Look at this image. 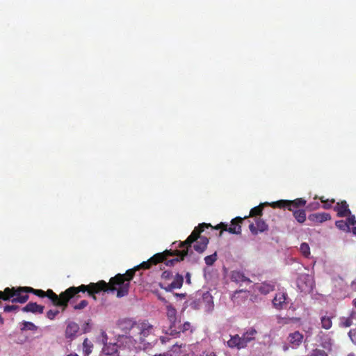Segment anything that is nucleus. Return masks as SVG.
Listing matches in <instances>:
<instances>
[{
	"label": "nucleus",
	"instance_id": "35",
	"mask_svg": "<svg viewBox=\"0 0 356 356\" xmlns=\"http://www.w3.org/2000/svg\"><path fill=\"white\" fill-rule=\"evenodd\" d=\"M310 356H327V354L325 350L316 348L312 350Z\"/></svg>",
	"mask_w": 356,
	"mask_h": 356
},
{
	"label": "nucleus",
	"instance_id": "22",
	"mask_svg": "<svg viewBox=\"0 0 356 356\" xmlns=\"http://www.w3.org/2000/svg\"><path fill=\"white\" fill-rule=\"evenodd\" d=\"M153 327L148 323H142L140 326V334L143 337H146L152 332Z\"/></svg>",
	"mask_w": 356,
	"mask_h": 356
},
{
	"label": "nucleus",
	"instance_id": "6",
	"mask_svg": "<svg viewBox=\"0 0 356 356\" xmlns=\"http://www.w3.org/2000/svg\"><path fill=\"white\" fill-rule=\"evenodd\" d=\"M104 351L107 355H111L113 353H117L118 356H131L132 350L131 349L130 347L125 348L117 344H113L112 346L111 351H109L108 348H104Z\"/></svg>",
	"mask_w": 356,
	"mask_h": 356
},
{
	"label": "nucleus",
	"instance_id": "39",
	"mask_svg": "<svg viewBox=\"0 0 356 356\" xmlns=\"http://www.w3.org/2000/svg\"><path fill=\"white\" fill-rule=\"evenodd\" d=\"M347 217H348V218H347L346 222L348 223L349 227H350V225H356L355 217L354 215H351V213H350Z\"/></svg>",
	"mask_w": 356,
	"mask_h": 356
},
{
	"label": "nucleus",
	"instance_id": "33",
	"mask_svg": "<svg viewBox=\"0 0 356 356\" xmlns=\"http://www.w3.org/2000/svg\"><path fill=\"white\" fill-rule=\"evenodd\" d=\"M88 305V301L86 300H82L79 303L74 305L73 308L74 310H81L86 308Z\"/></svg>",
	"mask_w": 356,
	"mask_h": 356
},
{
	"label": "nucleus",
	"instance_id": "19",
	"mask_svg": "<svg viewBox=\"0 0 356 356\" xmlns=\"http://www.w3.org/2000/svg\"><path fill=\"white\" fill-rule=\"evenodd\" d=\"M305 204L306 200L303 198H297L293 200H289V210L293 211V209L304 207Z\"/></svg>",
	"mask_w": 356,
	"mask_h": 356
},
{
	"label": "nucleus",
	"instance_id": "18",
	"mask_svg": "<svg viewBox=\"0 0 356 356\" xmlns=\"http://www.w3.org/2000/svg\"><path fill=\"white\" fill-rule=\"evenodd\" d=\"M257 289L261 294L266 295L275 290V284L269 282H263Z\"/></svg>",
	"mask_w": 356,
	"mask_h": 356
},
{
	"label": "nucleus",
	"instance_id": "24",
	"mask_svg": "<svg viewBox=\"0 0 356 356\" xmlns=\"http://www.w3.org/2000/svg\"><path fill=\"white\" fill-rule=\"evenodd\" d=\"M92 346V343L87 338L84 339L83 342V351L85 356H88L91 353Z\"/></svg>",
	"mask_w": 356,
	"mask_h": 356
},
{
	"label": "nucleus",
	"instance_id": "12",
	"mask_svg": "<svg viewBox=\"0 0 356 356\" xmlns=\"http://www.w3.org/2000/svg\"><path fill=\"white\" fill-rule=\"evenodd\" d=\"M255 222L256 226L253 223L249 225V229L252 234H257L258 231L263 232L268 229V225L264 220L257 218Z\"/></svg>",
	"mask_w": 356,
	"mask_h": 356
},
{
	"label": "nucleus",
	"instance_id": "10",
	"mask_svg": "<svg viewBox=\"0 0 356 356\" xmlns=\"http://www.w3.org/2000/svg\"><path fill=\"white\" fill-rule=\"evenodd\" d=\"M308 219L315 223H322L331 219V216L328 213L321 212L312 213L309 216Z\"/></svg>",
	"mask_w": 356,
	"mask_h": 356
},
{
	"label": "nucleus",
	"instance_id": "15",
	"mask_svg": "<svg viewBox=\"0 0 356 356\" xmlns=\"http://www.w3.org/2000/svg\"><path fill=\"white\" fill-rule=\"evenodd\" d=\"M230 278L232 282L236 283L246 282L250 284L251 282L250 280L245 276L243 273L237 270H234L232 272Z\"/></svg>",
	"mask_w": 356,
	"mask_h": 356
},
{
	"label": "nucleus",
	"instance_id": "55",
	"mask_svg": "<svg viewBox=\"0 0 356 356\" xmlns=\"http://www.w3.org/2000/svg\"><path fill=\"white\" fill-rule=\"evenodd\" d=\"M168 356H172V355L168 354Z\"/></svg>",
	"mask_w": 356,
	"mask_h": 356
},
{
	"label": "nucleus",
	"instance_id": "48",
	"mask_svg": "<svg viewBox=\"0 0 356 356\" xmlns=\"http://www.w3.org/2000/svg\"><path fill=\"white\" fill-rule=\"evenodd\" d=\"M175 295L176 296L180 297V298H184L185 297V294L184 293H175Z\"/></svg>",
	"mask_w": 356,
	"mask_h": 356
},
{
	"label": "nucleus",
	"instance_id": "32",
	"mask_svg": "<svg viewBox=\"0 0 356 356\" xmlns=\"http://www.w3.org/2000/svg\"><path fill=\"white\" fill-rule=\"evenodd\" d=\"M239 293H243L245 295V296H244L245 298H247L248 296V291L247 290L241 289V290L236 291L232 297V300H233V302H235L237 301L238 294H239Z\"/></svg>",
	"mask_w": 356,
	"mask_h": 356
},
{
	"label": "nucleus",
	"instance_id": "42",
	"mask_svg": "<svg viewBox=\"0 0 356 356\" xmlns=\"http://www.w3.org/2000/svg\"><path fill=\"white\" fill-rule=\"evenodd\" d=\"M190 327H191L190 323L186 322L185 323H184L181 330H182V332H184V331L188 330L190 329Z\"/></svg>",
	"mask_w": 356,
	"mask_h": 356
},
{
	"label": "nucleus",
	"instance_id": "37",
	"mask_svg": "<svg viewBox=\"0 0 356 356\" xmlns=\"http://www.w3.org/2000/svg\"><path fill=\"white\" fill-rule=\"evenodd\" d=\"M19 308V307L18 305H6L4 307H3V311L5 312H13V311H16Z\"/></svg>",
	"mask_w": 356,
	"mask_h": 356
},
{
	"label": "nucleus",
	"instance_id": "2",
	"mask_svg": "<svg viewBox=\"0 0 356 356\" xmlns=\"http://www.w3.org/2000/svg\"><path fill=\"white\" fill-rule=\"evenodd\" d=\"M212 227L211 224L201 223L197 227H195L192 233L188 238L182 242H179V248L187 250L189 252L192 243L195 242L193 245L194 250L200 254L203 253L207 248L209 243V238L206 236H201V233L204 231L205 228Z\"/></svg>",
	"mask_w": 356,
	"mask_h": 356
},
{
	"label": "nucleus",
	"instance_id": "26",
	"mask_svg": "<svg viewBox=\"0 0 356 356\" xmlns=\"http://www.w3.org/2000/svg\"><path fill=\"white\" fill-rule=\"evenodd\" d=\"M335 225L338 229H339L342 231H346V232L350 231V227L348 226V223L345 220H337L335 222Z\"/></svg>",
	"mask_w": 356,
	"mask_h": 356
},
{
	"label": "nucleus",
	"instance_id": "51",
	"mask_svg": "<svg viewBox=\"0 0 356 356\" xmlns=\"http://www.w3.org/2000/svg\"><path fill=\"white\" fill-rule=\"evenodd\" d=\"M67 356H79L76 353L69 354Z\"/></svg>",
	"mask_w": 356,
	"mask_h": 356
},
{
	"label": "nucleus",
	"instance_id": "41",
	"mask_svg": "<svg viewBox=\"0 0 356 356\" xmlns=\"http://www.w3.org/2000/svg\"><path fill=\"white\" fill-rule=\"evenodd\" d=\"M319 207H320V204L318 202H312V203H310L308 206V207H309V209H312V210L317 209L319 208Z\"/></svg>",
	"mask_w": 356,
	"mask_h": 356
},
{
	"label": "nucleus",
	"instance_id": "45",
	"mask_svg": "<svg viewBox=\"0 0 356 356\" xmlns=\"http://www.w3.org/2000/svg\"><path fill=\"white\" fill-rule=\"evenodd\" d=\"M349 337H353V335L356 334V329L350 330L348 332Z\"/></svg>",
	"mask_w": 356,
	"mask_h": 356
},
{
	"label": "nucleus",
	"instance_id": "31",
	"mask_svg": "<svg viewBox=\"0 0 356 356\" xmlns=\"http://www.w3.org/2000/svg\"><path fill=\"white\" fill-rule=\"evenodd\" d=\"M217 260V254L216 252L213 254L205 257L204 261L207 266H212L215 261Z\"/></svg>",
	"mask_w": 356,
	"mask_h": 356
},
{
	"label": "nucleus",
	"instance_id": "7",
	"mask_svg": "<svg viewBox=\"0 0 356 356\" xmlns=\"http://www.w3.org/2000/svg\"><path fill=\"white\" fill-rule=\"evenodd\" d=\"M304 336L299 331H295L289 334L287 340L292 348H298L302 343Z\"/></svg>",
	"mask_w": 356,
	"mask_h": 356
},
{
	"label": "nucleus",
	"instance_id": "27",
	"mask_svg": "<svg viewBox=\"0 0 356 356\" xmlns=\"http://www.w3.org/2000/svg\"><path fill=\"white\" fill-rule=\"evenodd\" d=\"M321 202L323 203V208L324 209H329L332 207V204L335 202V200L334 199H324V197H321L319 198Z\"/></svg>",
	"mask_w": 356,
	"mask_h": 356
},
{
	"label": "nucleus",
	"instance_id": "28",
	"mask_svg": "<svg viewBox=\"0 0 356 356\" xmlns=\"http://www.w3.org/2000/svg\"><path fill=\"white\" fill-rule=\"evenodd\" d=\"M263 205L264 204H260L257 207H254V208H252L250 211V216L253 217L261 216L262 214Z\"/></svg>",
	"mask_w": 356,
	"mask_h": 356
},
{
	"label": "nucleus",
	"instance_id": "8",
	"mask_svg": "<svg viewBox=\"0 0 356 356\" xmlns=\"http://www.w3.org/2000/svg\"><path fill=\"white\" fill-rule=\"evenodd\" d=\"M334 210L337 212V216L340 218L346 217L351 213L349 206L345 200L337 202L334 207Z\"/></svg>",
	"mask_w": 356,
	"mask_h": 356
},
{
	"label": "nucleus",
	"instance_id": "53",
	"mask_svg": "<svg viewBox=\"0 0 356 356\" xmlns=\"http://www.w3.org/2000/svg\"><path fill=\"white\" fill-rule=\"evenodd\" d=\"M353 303H354L355 307H356V299H355V300H353Z\"/></svg>",
	"mask_w": 356,
	"mask_h": 356
},
{
	"label": "nucleus",
	"instance_id": "46",
	"mask_svg": "<svg viewBox=\"0 0 356 356\" xmlns=\"http://www.w3.org/2000/svg\"><path fill=\"white\" fill-rule=\"evenodd\" d=\"M205 356H217V355L213 352H209V353H207Z\"/></svg>",
	"mask_w": 356,
	"mask_h": 356
},
{
	"label": "nucleus",
	"instance_id": "54",
	"mask_svg": "<svg viewBox=\"0 0 356 356\" xmlns=\"http://www.w3.org/2000/svg\"><path fill=\"white\" fill-rule=\"evenodd\" d=\"M348 356H355V355L353 353H350L348 355Z\"/></svg>",
	"mask_w": 356,
	"mask_h": 356
},
{
	"label": "nucleus",
	"instance_id": "5",
	"mask_svg": "<svg viewBox=\"0 0 356 356\" xmlns=\"http://www.w3.org/2000/svg\"><path fill=\"white\" fill-rule=\"evenodd\" d=\"M184 283V277L179 273H176L171 283L160 282L159 284L161 289L167 292L172 291L175 289H179L182 287Z\"/></svg>",
	"mask_w": 356,
	"mask_h": 356
},
{
	"label": "nucleus",
	"instance_id": "47",
	"mask_svg": "<svg viewBox=\"0 0 356 356\" xmlns=\"http://www.w3.org/2000/svg\"><path fill=\"white\" fill-rule=\"evenodd\" d=\"M153 356H168V353H164L156 354Z\"/></svg>",
	"mask_w": 356,
	"mask_h": 356
},
{
	"label": "nucleus",
	"instance_id": "20",
	"mask_svg": "<svg viewBox=\"0 0 356 356\" xmlns=\"http://www.w3.org/2000/svg\"><path fill=\"white\" fill-rule=\"evenodd\" d=\"M293 216L294 218L300 224H302L306 220V211L304 209H293Z\"/></svg>",
	"mask_w": 356,
	"mask_h": 356
},
{
	"label": "nucleus",
	"instance_id": "40",
	"mask_svg": "<svg viewBox=\"0 0 356 356\" xmlns=\"http://www.w3.org/2000/svg\"><path fill=\"white\" fill-rule=\"evenodd\" d=\"M159 340L162 344H165L171 340V338L169 336H161L159 337Z\"/></svg>",
	"mask_w": 356,
	"mask_h": 356
},
{
	"label": "nucleus",
	"instance_id": "16",
	"mask_svg": "<svg viewBox=\"0 0 356 356\" xmlns=\"http://www.w3.org/2000/svg\"><path fill=\"white\" fill-rule=\"evenodd\" d=\"M79 330V325L74 322H70L67 324L65 330V337L67 339H72Z\"/></svg>",
	"mask_w": 356,
	"mask_h": 356
},
{
	"label": "nucleus",
	"instance_id": "25",
	"mask_svg": "<svg viewBox=\"0 0 356 356\" xmlns=\"http://www.w3.org/2000/svg\"><path fill=\"white\" fill-rule=\"evenodd\" d=\"M270 206L273 208L280 209H289V200H281L276 202H273L270 204Z\"/></svg>",
	"mask_w": 356,
	"mask_h": 356
},
{
	"label": "nucleus",
	"instance_id": "34",
	"mask_svg": "<svg viewBox=\"0 0 356 356\" xmlns=\"http://www.w3.org/2000/svg\"><path fill=\"white\" fill-rule=\"evenodd\" d=\"M353 320L351 318H343L341 320L340 325L341 327H348L352 325Z\"/></svg>",
	"mask_w": 356,
	"mask_h": 356
},
{
	"label": "nucleus",
	"instance_id": "14",
	"mask_svg": "<svg viewBox=\"0 0 356 356\" xmlns=\"http://www.w3.org/2000/svg\"><path fill=\"white\" fill-rule=\"evenodd\" d=\"M257 334V331L254 327H249L246 330V331L242 334L241 337L243 341V343L245 345V347L248 346V343L252 341H254L256 339V335Z\"/></svg>",
	"mask_w": 356,
	"mask_h": 356
},
{
	"label": "nucleus",
	"instance_id": "11",
	"mask_svg": "<svg viewBox=\"0 0 356 356\" xmlns=\"http://www.w3.org/2000/svg\"><path fill=\"white\" fill-rule=\"evenodd\" d=\"M227 346L231 348H237L238 350L245 348L242 337L238 334L231 336L230 339L227 341Z\"/></svg>",
	"mask_w": 356,
	"mask_h": 356
},
{
	"label": "nucleus",
	"instance_id": "43",
	"mask_svg": "<svg viewBox=\"0 0 356 356\" xmlns=\"http://www.w3.org/2000/svg\"><path fill=\"white\" fill-rule=\"evenodd\" d=\"M191 275L190 273L187 272L186 274V282L188 284H191Z\"/></svg>",
	"mask_w": 356,
	"mask_h": 356
},
{
	"label": "nucleus",
	"instance_id": "38",
	"mask_svg": "<svg viewBox=\"0 0 356 356\" xmlns=\"http://www.w3.org/2000/svg\"><path fill=\"white\" fill-rule=\"evenodd\" d=\"M172 277V273L169 270H165L162 273L161 278L164 280H170Z\"/></svg>",
	"mask_w": 356,
	"mask_h": 356
},
{
	"label": "nucleus",
	"instance_id": "1",
	"mask_svg": "<svg viewBox=\"0 0 356 356\" xmlns=\"http://www.w3.org/2000/svg\"><path fill=\"white\" fill-rule=\"evenodd\" d=\"M159 254L156 255L154 258H149L147 261L142 262L140 265L127 270L124 274H117L115 277H111L108 283L104 280H100L96 283L90 282L88 285L81 284L79 286H70L71 300L73 298L79 299L81 298L80 293H88V296L92 297L96 300V294L102 291H117V297L122 298L128 295L130 288V282L134 278L136 272L141 268L149 269V262L153 261Z\"/></svg>",
	"mask_w": 356,
	"mask_h": 356
},
{
	"label": "nucleus",
	"instance_id": "29",
	"mask_svg": "<svg viewBox=\"0 0 356 356\" xmlns=\"http://www.w3.org/2000/svg\"><path fill=\"white\" fill-rule=\"evenodd\" d=\"M22 327L21 328L22 330H36L37 327L35 325L34 323L29 321H23L22 322Z\"/></svg>",
	"mask_w": 356,
	"mask_h": 356
},
{
	"label": "nucleus",
	"instance_id": "13",
	"mask_svg": "<svg viewBox=\"0 0 356 356\" xmlns=\"http://www.w3.org/2000/svg\"><path fill=\"white\" fill-rule=\"evenodd\" d=\"M286 297L287 295L285 293L280 292L276 293L273 300V305L274 307L277 309H282L284 306L286 305Z\"/></svg>",
	"mask_w": 356,
	"mask_h": 356
},
{
	"label": "nucleus",
	"instance_id": "3",
	"mask_svg": "<svg viewBox=\"0 0 356 356\" xmlns=\"http://www.w3.org/2000/svg\"><path fill=\"white\" fill-rule=\"evenodd\" d=\"M159 254V257H156L153 261L149 262V268L152 265H156L160 262H164L165 264L168 266H172L176 263L179 262L180 261H183L184 257L188 255V250L182 249L181 250H165L161 253L155 254L151 258H154L156 255Z\"/></svg>",
	"mask_w": 356,
	"mask_h": 356
},
{
	"label": "nucleus",
	"instance_id": "44",
	"mask_svg": "<svg viewBox=\"0 0 356 356\" xmlns=\"http://www.w3.org/2000/svg\"><path fill=\"white\" fill-rule=\"evenodd\" d=\"M203 299L204 300H207V302H212V296H210L209 294H204L203 296Z\"/></svg>",
	"mask_w": 356,
	"mask_h": 356
},
{
	"label": "nucleus",
	"instance_id": "23",
	"mask_svg": "<svg viewBox=\"0 0 356 356\" xmlns=\"http://www.w3.org/2000/svg\"><path fill=\"white\" fill-rule=\"evenodd\" d=\"M332 316H323L321 318V327L325 330H329L332 326Z\"/></svg>",
	"mask_w": 356,
	"mask_h": 356
},
{
	"label": "nucleus",
	"instance_id": "30",
	"mask_svg": "<svg viewBox=\"0 0 356 356\" xmlns=\"http://www.w3.org/2000/svg\"><path fill=\"white\" fill-rule=\"evenodd\" d=\"M300 250L302 255L307 257L310 254V248L307 243H302L300 245Z\"/></svg>",
	"mask_w": 356,
	"mask_h": 356
},
{
	"label": "nucleus",
	"instance_id": "49",
	"mask_svg": "<svg viewBox=\"0 0 356 356\" xmlns=\"http://www.w3.org/2000/svg\"><path fill=\"white\" fill-rule=\"evenodd\" d=\"M282 348H283L284 351H287L289 350V347L288 345L285 344V345L283 346Z\"/></svg>",
	"mask_w": 356,
	"mask_h": 356
},
{
	"label": "nucleus",
	"instance_id": "17",
	"mask_svg": "<svg viewBox=\"0 0 356 356\" xmlns=\"http://www.w3.org/2000/svg\"><path fill=\"white\" fill-rule=\"evenodd\" d=\"M135 324L136 323L132 320L129 318H124L119 321L118 327L127 333V331H129Z\"/></svg>",
	"mask_w": 356,
	"mask_h": 356
},
{
	"label": "nucleus",
	"instance_id": "21",
	"mask_svg": "<svg viewBox=\"0 0 356 356\" xmlns=\"http://www.w3.org/2000/svg\"><path fill=\"white\" fill-rule=\"evenodd\" d=\"M166 314L169 321L172 323H174L177 318V310L170 304L166 306Z\"/></svg>",
	"mask_w": 356,
	"mask_h": 356
},
{
	"label": "nucleus",
	"instance_id": "36",
	"mask_svg": "<svg viewBox=\"0 0 356 356\" xmlns=\"http://www.w3.org/2000/svg\"><path fill=\"white\" fill-rule=\"evenodd\" d=\"M58 310L50 309L47 312V317L50 320H54L55 317L58 314Z\"/></svg>",
	"mask_w": 356,
	"mask_h": 356
},
{
	"label": "nucleus",
	"instance_id": "52",
	"mask_svg": "<svg viewBox=\"0 0 356 356\" xmlns=\"http://www.w3.org/2000/svg\"><path fill=\"white\" fill-rule=\"evenodd\" d=\"M175 347H181V346H178L177 344H175V345L172 346V349H173Z\"/></svg>",
	"mask_w": 356,
	"mask_h": 356
},
{
	"label": "nucleus",
	"instance_id": "9",
	"mask_svg": "<svg viewBox=\"0 0 356 356\" xmlns=\"http://www.w3.org/2000/svg\"><path fill=\"white\" fill-rule=\"evenodd\" d=\"M44 306L38 305L36 302H29L26 306L22 308L23 312H31L33 314H43Z\"/></svg>",
	"mask_w": 356,
	"mask_h": 356
},
{
	"label": "nucleus",
	"instance_id": "4",
	"mask_svg": "<svg viewBox=\"0 0 356 356\" xmlns=\"http://www.w3.org/2000/svg\"><path fill=\"white\" fill-rule=\"evenodd\" d=\"M247 216H245L243 218L241 217H236L231 221V225L229 227H227V225L220 222L218 225H216L214 229H221L223 231H227L229 233L233 234H239L241 233V226L243 220L246 218Z\"/></svg>",
	"mask_w": 356,
	"mask_h": 356
},
{
	"label": "nucleus",
	"instance_id": "50",
	"mask_svg": "<svg viewBox=\"0 0 356 356\" xmlns=\"http://www.w3.org/2000/svg\"><path fill=\"white\" fill-rule=\"evenodd\" d=\"M353 233L356 235V227H353Z\"/></svg>",
	"mask_w": 356,
	"mask_h": 356
}]
</instances>
